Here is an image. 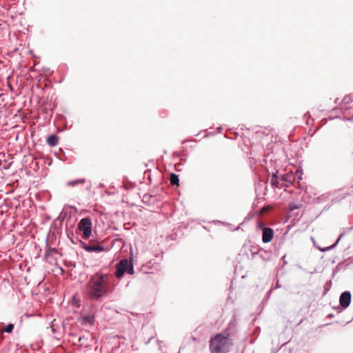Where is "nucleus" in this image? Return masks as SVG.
<instances>
[{
  "label": "nucleus",
  "mask_w": 353,
  "mask_h": 353,
  "mask_svg": "<svg viewBox=\"0 0 353 353\" xmlns=\"http://www.w3.org/2000/svg\"><path fill=\"white\" fill-rule=\"evenodd\" d=\"M106 275L95 273L90 279V298L99 299L112 292Z\"/></svg>",
  "instance_id": "1"
},
{
  "label": "nucleus",
  "mask_w": 353,
  "mask_h": 353,
  "mask_svg": "<svg viewBox=\"0 0 353 353\" xmlns=\"http://www.w3.org/2000/svg\"><path fill=\"white\" fill-rule=\"evenodd\" d=\"M233 345V339L228 334L218 333L210 339L211 353H228Z\"/></svg>",
  "instance_id": "2"
},
{
  "label": "nucleus",
  "mask_w": 353,
  "mask_h": 353,
  "mask_svg": "<svg viewBox=\"0 0 353 353\" xmlns=\"http://www.w3.org/2000/svg\"><path fill=\"white\" fill-rule=\"evenodd\" d=\"M133 274L134 266L132 259H123L116 265L115 276L121 279L125 274Z\"/></svg>",
  "instance_id": "3"
},
{
  "label": "nucleus",
  "mask_w": 353,
  "mask_h": 353,
  "mask_svg": "<svg viewBox=\"0 0 353 353\" xmlns=\"http://www.w3.org/2000/svg\"><path fill=\"white\" fill-rule=\"evenodd\" d=\"M83 232V234L81 235V239H88V217H85L82 219L78 224L77 230L76 231L77 234L79 235L80 232ZM79 246L83 248L85 250L88 251V244L85 243L82 241V239L79 240Z\"/></svg>",
  "instance_id": "4"
},
{
  "label": "nucleus",
  "mask_w": 353,
  "mask_h": 353,
  "mask_svg": "<svg viewBox=\"0 0 353 353\" xmlns=\"http://www.w3.org/2000/svg\"><path fill=\"white\" fill-rule=\"evenodd\" d=\"M59 254V252L57 249L51 248L48 245V241L46 240V248H45V254H44V261L46 263L50 264H54L56 263L57 260V255Z\"/></svg>",
  "instance_id": "5"
},
{
  "label": "nucleus",
  "mask_w": 353,
  "mask_h": 353,
  "mask_svg": "<svg viewBox=\"0 0 353 353\" xmlns=\"http://www.w3.org/2000/svg\"><path fill=\"white\" fill-rule=\"evenodd\" d=\"M352 295L350 291L342 292L339 297L340 306L336 307L338 312H341L343 310L349 307L351 303Z\"/></svg>",
  "instance_id": "6"
},
{
  "label": "nucleus",
  "mask_w": 353,
  "mask_h": 353,
  "mask_svg": "<svg viewBox=\"0 0 353 353\" xmlns=\"http://www.w3.org/2000/svg\"><path fill=\"white\" fill-rule=\"evenodd\" d=\"M274 236V231L272 228L265 227L263 230L262 241L263 243H267L270 242Z\"/></svg>",
  "instance_id": "7"
},
{
  "label": "nucleus",
  "mask_w": 353,
  "mask_h": 353,
  "mask_svg": "<svg viewBox=\"0 0 353 353\" xmlns=\"http://www.w3.org/2000/svg\"><path fill=\"white\" fill-rule=\"evenodd\" d=\"M236 332V323L233 322H230L228 326V327L221 334H228L230 335V339H233L235 334Z\"/></svg>",
  "instance_id": "8"
},
{
  "label": "nucleus",
  "mask_w": 353,
  "mask_h": 353,
  "mask_svg": "<svg viewBox=\"0 0 353 353\" xmlns=\"http://www.w3.org/2000/svg\"><path fill=\"white\" fill-rule=\"evenodd\" d=\"M344 235H345V232L341 233L339 235V236L338 237V239L336 240V241L332 245H331L328 247H325V248L316 247V249H318L319 250H320L321 252H325L332 250L334 249L338 245L340 240L341 239V238H343V236Z\"/></svg>",
  "instance_id": "9"
},
{
  "label": "nucleus",
  "mask_w": 353,
  "mask_h": 353,
  "mask_svg": "<svg viewBox=\"0 0 353 353\" xmlns=\"http://www.w3.org/2000/svg\"><path fill=\"white\" fill-rule=\"evenodd\" d=\"M105 247L99 243H92L90 241V252H101L105 250Z\"/></svg>",
  "instance_id": "10"
},
{
  "label": "nucleus",
  "mask_w": 353,
  "mask_h": 353,
  "mask_svg": "<svg viewBox=\"0 0 353 353\" xmlns=\"http://www.w3.org/2000/svg\"><path fill=\"white\" fill-rule=\"evenodd\" d=\"M292 176L288 174H283L280 175L279 185L282 186H288L289 183H292Z\"/></svg>",
  "instance_id": "11"
},
{
  "label": "nucleus",
  "mask_w": 353,
  "mask_h": 353,
  "mask_svg": "<svg viewBox=\"0 0 353 353\" xmlns=\"http://www.w3.org/2000/svg\"><path fill=\"white\" fill-rule=\"evenodd\" d=\"M46 141L50 146L54 147L59 143V138L55 134H51L47 138Z\"/></svg>",
  "instance_id": "12"
},
{
  "label": "nucleus",
  "mask_w": 353,
  "mask_h": 353,
  "mask_svg": "<svg viewBox=\"0 0 353 353\" xmlns=\"http://www.w3.org/2000/svg\"><path fill=\"white\" fill-rule=\"evenodd\" d=\"M87 180L85 178L70 181L67 183L68 186H79L83 185L86 183Z\"/></svg>",
  "instance_id": "13"
},
{
  "label": "nucleus",
  "mask_w": 353,
  "mask_h": 353,
  "mask_svg": "<svg viewBox=\"0 0 353 353\" xmlns=\"http://www.w3.org/2000/svg\"><path fill=\"white\" fill-rule=\"evenodd\" d=\"M280 176L278 175V172L273 173L271 179V184L278 188H281V185H279Z\"/></svg>",
  "instance_id": "14"
},
{
  "label": "nucleus",
  "mask_w": 353,
  "mask_h": 353,
  "mask_svg": "<svg viewBox=\"0 0 353 353\" xmlns=\"http://www.w3.org/2000/svg\"><path fill=\"white\" fill-rule=\"evenodd\" d=\"M71 303L74 307L79 308L81 305V300L80 296L79 294L74 295L71 301Z\"/></svg>",
  "instance_id": "15"
},
{
  "label": "nucleus",
  "mask_w": 353,
  "mask_h": 353,
  "mask_svg": "<svg viewBox=\"0 0 353 353\" xmlns=\"http://www.w3.org/2000/svg\"><path fill=\"white\" fill-rule=\"evenodd\" d=\"M170 182L172 185H178L179 184V175L172 173L170 175Z\"/></svg>",
  "instance_id": "16"
},
{
  "label": "nucleus",
  "mask_w": 353,
  "mask_h": 353,
  "mask_svg": "<svg viewBox=\"0 0 353 353\" xmlns=\"http://www.w3.org/2000/svg\"><path fill=\"white\" fill-rule=\"evenodd\" d=\"M259 256L263 261H269L271 259V254L267 251L260 253Z\"/></svg>",
  "instance_id": "17"
},
{
  "label": "nucleus",
  "mask_w": 353,
  "mask_h": 353,
  "mask_svg": "<svg viewBox=\"0 0 353 353\" xmlns=\"http://www.w3.org/2000/svg\"><path fill=\"white\" fill-rule=\"evenodd\" d=\"M330 194L326 193L321 195L320 196L315 199L316 203H320L325 202L329 199Z\"/></svg>",
  "instance_id": "18"
},
{
  "label": "nucleus",
  "mask_w": 353,
  "mask_h": 353,
  "mask_svg": "<svg viewBox=\"0 0 353 353\" xmlns=\"http://www.w3.org/2000/svg\"><path fill=\"white\" fill-rule=\"evenodd\" d=\"M353 101V95L349 94L343 99L342 101L339 104H348Z\"/></svg>",
  "instance_id": "19"
},
{
  "label": "nucleus",
  "mask_w": 353,
  "mask_h": 353,
  "mask_svg": "<svg viewBox=\"0 0 353 353\" xmlns=\"http://www.w3.org/2000/svg\"><path fill=\"white\" fill-rule=\"evenodd\" d=\"M346 194H339L332 199V203H336L343 199L346 196Z\"/></svg>",
  "instance_id": "20"
},
{
  "label": "nucleus",
  "mask_w": 353,
  "mask_h": 353,
  "mask_svg": "<svg viewBox=\"0 0 353 353\" xmlns=\"http://www.w3.org/2000/svg\"><path fill=\"white\" fill-rule=\"evenodd\" d=\"M14 325L13 323H8L3 330V332L11 333L13 331Z\"/></svg>",
  "instance_id": "21"
},
{
  "label": "nucleus",
  "mask_w": 353,
  "mask_h": 353,
  "mask_svg": "<svg viewBox=\"0 0 353 353\" xmlns=\"http://www.w3.org/2000/svg\"><path fill=\"white\" fill-rule=\"evenodd\" d=\"M300 208V205L294 203H290L288 204V210L290 212H293L295 210L299 209Z\"/></svg>",
  "instance_id": "22"
},
{
  "label": "nucleus",
  "mask_w": 353,
  "mask_h": 353,
  "mask_svg": "<svg viewBox=\"0 0 353 353\" xmlns=\"http://www.w3.org/2000/svg\"><path fill=\"white\" fill-rule=\"evenodd\" d=\"M29 68L30 69L28 72V74L30 75V78H31V79L37 78L36 77L33 76V74H32V73L36 71L35 68L31 67Z\"/></svg>",
  "instance_id": "23"
},
{
  "label": "nucleus",
  "mask_w": 353,
  "mask_h": 353,
  "mask_svg": "<svg viewBox=\"0 0 353 353\" xmlns=\"http://www.w3.org/2000/svg\"><path fill=\"white\" fill-rule=\"evenodd\" d=\"M94 316L90 311V321H89L90 326H91L92 325L94 324Z\"/></svg>",
  "instance_id": "24"
},
{
  "label": "nucleus",
  "mask_w": 353,
  "mask_h": 353,
  "mask_svg": "<svg viewBox=\"0 0 353 353\" xmlns=\"http://www.w3.org/2000/svg\"><path fill=\"white\" fill-rule=\"evenodd\" d=\"M81 321L83 324L88 323V316H84L81 319Z\"/></svg>",
  "instance_id": "25"
},
{
  "label": "nucleus",
  "mask_w": 353,
  "mask_h": 353,
  "mask_svg": "<svg viewBox=\"0 0 353 353\" xmlns=\"http://www.w3.org/2000/svg\"><path fill=\"white\" fill-rule=\"evenodd\" d=\"M312 240L313 243H314V247H315L316 248V247H319V244H316V242H315V241H314V238H313V237H312Z\"/></svg>",
  "instance_id": "26"
},
{
  "label": "nucleus",
  "mask_w": 353,
  "mask_h": 353,
  "mask_svg": "<svg viewBox=\"0 0 353 353\" xmlns=\"http://www.w3.org/2000/svg\"><path fill=\"white\" fill-rule=\"evenodd\" d=\"M91 225H92V224H91V222L90 221V230H89V232H90V237L91 236H92V228H91Z\"/></svg>",
  "instance_id": "27"
},
{
  "label": "nucleus",
  "mask_w": 353,
  "mask_h": 353,
  "mask_svg": "<svg viewBox=\"0 0 353 353\" xmlns=\"http://www.w3.org/2000/svg\"><path fill=\"white\" fill-rule=\"evenodd\" d=\"M259 254H260V253H259V252H258V251H254V252H252V254H253V256H254V255H256V254H259Z\"/></svg>",
  "instance_id": "28"
},
{
  "label": "nucleus",
  "mask_w": 353,
  "mask_h": 353,
  "mask_svg": "<svg viewBox=\"0 0 353 353\" xmlns=\"http://www.w3.org/2000/svg\"><path fill=\"white\" fill-rule=\"evenodd\" d=\"M327 317L328 318H332V317H334V315L332 314H330L327 315Z\"/></svg>",
  "instance_id": "29"
},
{
  "label": "nucleus",
  "mask_w": 353,
  "mask_h": 353,
  "mask_svg": "<svg viewBox=\"0 0 353 353\" xmlns=\"http://www.w3.org/2000/svg\"><path fill=\"white\" fill-rule=\"evenodd\" d=\"M345 119L347 120V121H352V118H345Z\"/></svg>",
  "instance_id": "30"
},
{
  "label": "nucleus",
  "mask_w": 353,
  "mask_h": 353,
  "mask_svg": "<svg viewBox=\"0 0 353 353\" xmlns=\"http://www.w3.org/2000/svg\"><path fill=\"white\" fill-rule=\"evenodd\" d=\"M338 101H339V98H336L334 101L335 103H338Z\"/></svg>",
  "instance_id": "31"
},
{
  "label": "nucleus",
  "mask_w": 353,
  "mask_h": 353,
  "mask_svg": "<svg viewBox=\"0 0 353 353\" xmlns=\"http://www.w3.org/2000/svg\"><path fill=\"white\" fill-rule=\"evenodd\" d=\"M285 255L283 256L281 259L283 260V259H285Z\"/></svg>",
  "instance_id": "32"
},
{
  "label": "nucleus",
  "mask_w": 353,
  "mask_h": 353,
  "mask_svg": "<svg viewBox=\"0 0 353 353\" xmlns=\"http://www.w3.org/2000/svg\"><path fill=\"white\" fill-rule=\"evenodd\" d=\"M294 215L295 216H297L299 215V214H298V213H294Z\"/></svg>",
  "instance_id": "33"
},
{
  "label": "nucleus",
  "mask_w": 353,
  "mask_h": 353,
  "mask_svg": "<svg viewBox=\"0 0 353 353\" xmlns=\"http://www.w3.org/2000/svg\"><path fill=\"white\" fill-rule=\"evenodd\" d=\"M299 268L303 270L302 267L301 265H299Z\"/></svg>",
  "instance_id": "34"
}]
</instances>
